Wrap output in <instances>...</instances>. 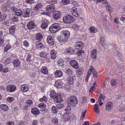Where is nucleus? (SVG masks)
Listing matches in <instances>:
<instances>
[{"instance_id": "f257e3e1", "label": "nucleus", "mask_w": 125, "mask_h": 125, "mask_svg": "<svg viewBox=\"0 0 125 125\" xmlns=\"http://www.w3.org/2000/svg\"><path fill=\"white\" fill-rule=\"evenodd\" d=\"M50 95L51 98L55 99L57 102H61L63 101L62 96L60 94H57L54 90L51 91Z\"/></svg>"}, {"instance_id": "f03ea898", "label": "nucleus", "mask_w": 125, "mask_h": 125, "mask_svg": "<svg viewBox=\"0 0 125 125\" xmlns=\"http://www.w3.org/2000/svg\"><path fill=\"white\" fill-rule=\"evenodd\" d=\"M75 20V19L70 15L65 14L63 15V22L66 24H70L73 22Z\"/></svg>"}, {"instance_id": "7ed1b4c3", "label": "nucleus", "mask_w": 125, "mask_h": 125, "mask_svg": "<svg viewBox=\"0 0 125 125\" xmlns=\"http://www.w3.org/2000/svg\"><path fill=\"white\" fill-rule=\"evenodd\" d=\"M59 23H55L51 26L49 28V31L52 33H56L61 28Z\"/></svg>"}, {"instance_id": "20e7f679", "label": "nucleus", "mask_w": 125, "mask_h": 125, "mask_svg": "<svg viewBox=\"0 0 125 125\" xmlns=\"http://www.w3.org/2000/svg\"><path fill=\"white\" fill-rule=\"evenodd\" d=\"M69 104L72 106H75L78 103V100L76 97L74 96H71L68 99Z\"/></svg>"}, {"instance_id": "39448f33", "label": "nucleus", "mask_w": 125, "mask_h": 125, "mask_svg": "<svg viewBox=\"0 0 125 125\" xmlns=\"http://www.w3.org/2000/svg\"><path fill=\"white\" fill-rule=\"evenodd\" d=\"M66 79L68 83L72 85H73L74 82L76 80V77L74 76H67Z\"/></svg>"}, {"instance_id": "423d86ee", "label": "nucleus", "mask_w": 125, "mask_h": 125, "mask_svg": "<svg viewBox=\"0 0 125 125\" xmlns=\"http://www.w3.org/2000/svg\"><path fill=\"white\" fill-rule=\"evenodd\" d=\"M53 2L54 3H53L52 4H50L49 5H47L46 7V10L49 12H52L53 11V10L55 9V6L53 4H54L55 3H56V1H52L51 2L52 3Z\"/></svg>"}, {"instance_id": "0eeeda50", "label": "nucleus", "mask_w": 125, "mask_h": 125, "mask_svg": "<svg viewBox=\"0 0 125 125\" xmlns=\"http://www.w3.org/2000/svg\"><path fill=\"white\" fill-rule=\"evenodd\" d=\"M88 71H89L91 73V75L92 72L93 74V76L94 78H97L98 77V74L94 67L93 66L90 67V68L88 70Z\"/></svg>"}, {"instance_id": "6e6552de", "label": "nucleus", "mask_w": 125, "mask_h": 125, "mask_svg": "<svg viewBox=\"0 0 125 125\" xmlns=\"http://www.w3.org/2000/svg\"><path fill=\"white\" fill-rule=\"evenodd\" d=\"M70 65L73 68L75 69H78L79 67V65L77 62L75 60H72L69 61Z\"/></svg>"}, {"instance_id": "1a4fd4ad", "label": "nucleus", "mask_w": 125, "mask_h": 125, "mask_svg": "<svg viewBox=\"0 0 125 125\" xmlns=\"http://www.w3.org/2000/svg\"><path fill=\"white\" fill-rule=\"evenodd\" d=\"M16 89V86L13 84L8 85L6 87V91L8 92H13L15 91Z\"/></svg>"}, {"instance_id": "9d476101", "label": "nucleus", "mask_w": 125, "mask_h": 125, "mask_svg": "<svg viewBox=\"0 0 125 125\" xmlns=\"http://www.w3.org/2000/svg\"><path fill=\"white\" fill-rule=\"evenodd\" d=\"M61 35H63L64 37L68 40L70 37V33L69 31L64 30L61 32Z\"/></svg>"}, {"instance_id": "9b49d317", "label": "nucleus", "mask_w": 125, "mask_h": 125, "mask_svg": "<svg viewBox=\"0 0 125 125\" xmlns=\"http://www.w3.org/2000/svg\"><path fill=\"white\" fill-rule=\"evenodd\" d=\"M113 104L112 102L109 101L106 103L105 109L106 111H110L113 108Z\"/></svg>"}, {"instance_id": "f8f14e48", "label": "nucleus", "mask_w": 125, "mask_h": 125, "mask_svg": "<svg viewBox=\"0 0 125 125\" xmlns=\"http://www.w3.org/2000/svg\"><path fill=\"white\" fill-rule=\"evenodd\" d=\"M61 12L55 10L53 12L52 15L54 19L55 20H58L59 19L61 16Z\"/></svg>"}, {"instance_id": "ddd939ff", "label": "nucleus", "mask_w": 125, "mask_h": 125, "mask_svg": "<svg viewBox=\"0 0 125 125\" xmlns=\"http://www.w3.org/2000/svg\"><path fill=\"white\" fill-rule=\"evenodd\" d=\"M22 16L23 17L26 18L29 17L30 15L31 10L28 8H26L23 10Z\"/></svg>"}, {"instance_id": "4468645a", "label": "nucleus", "mask_w": 125, "mask_h": 125, "mask_svg": "<svg viewBox=\"0 0 125 125\" xmlns=\"http://www.w3.org/2000/svg\"><path fill=\"white\" fill-rule=\"evenodd\" d=\"M21 62L18 59H14L12 61V64L14 68H17L21 65Z\"/></svg>"}, {"instance_id": "2eb2a0df", "label": "nucleus", "mask_w": 125, "mask_h": 125, "mask_svg": "<svg viewBox=\"0 0 125 125\" xmlns=\"http://www.w3.org/2000/svg\"><path fill=\"white\" fill-rule=\"evenodd\" d=\"M9 1H7L5 4H3L1 7V9L3 11H8V8L10 6Z\"/></svg>"}, {"instance_id": "dca6fc26", "label": "nucleus", "mask_w": 125, "mask_h": 125, "mask_svg": "<svg viewBox=\"0 0 125 125\" xmlns=\"http://www.w3.org/2000/svg\"><path fill=\"white\" fill-rule=\"evenodd\" d=\"M47 42L51 46H53L54 44V41H53L52 36H49L47 37Z\"/></svg>"}, {"instance_id": "f3484780", "label": "nucleus", "mask_w": 125, "mask_h": 125, "mask_svg": "<svg viewBox=\"0 0 125 125\" xmlns=\"http://www.w3.org/2000/svg\"><path fill=\"white\" fill-rule=\"evenodd\" d=\"M72 13L73 15L75 17H78L79 16V11L77 10V8L74 7L72 8Z\"/></svg>"}, {"instance_id": "a211bd4d", "label": "nucleus", "mask_w": 125, "mask_h": 125, "mask_svg": "<svg viewBox=\"0 0 125 125\" xmlns=\"http://www.w3.org/2000/svg\"><path fill=\"white\" fill-rule=\"evenodd\" d=\"M71 116V114L65 113H64L62 115L63 119L65 121H67L70 120Z\"/></svg>"}, {"instance_id": "6ab92c4d", "label": "nucleus", "mask_w": 125, "mask_h": 125, "mask_svg": "<svg viewBox=\"0 0 125 125\" xmlns=\"http://www.w3.org/2000/svg\"><path fill=\"white\" fill-rule=\"evenodd\" d=\"M41 22L42 23L41 25V28L43 29H45L48 27V21L46 19H44L41 21Z\"/></svg>"}, {"instance_id": "aec40b11", "label": "nucleus", "mask_w": 125, "mask_h": 125, "mask_svg": "<svg viewBox=\"0 0 125 125\" xmlns=\"http://www.w3.org/2000/svg\"><path fill=\"white\" fill-rule=\"evenodd\" d=\"M27 28L29 29H31L35 28L36 27L35 24L33 21H31L27 24Z\"/></svg>"}, {"instance_id": "412c9836", "label": "nucleus", "mask_w": 125, "mask_h": 125, "mask_svg": "<svg viewBox=\"0 0 125 125\" xmlns=\"http://www.w3.org/2000/svg\"><path fill=\"white\" fill-rule=\"evenodd\" d=\"M40 72L42 74H48V72L47 67L45 66H42Z\"/></svg>"}, {"instance_id": "4be33fe9", "label": "nucleus", "mask_w": 125, "mask_h": 125, "mask_svg": "<svg viewBox=\"0 0 125 125\" xmlns=\"http://www.w3.org/2000/svg\"><path fill=\"white\" fill-rule=\"evenodd\" d=\"M84 47V44L81 42H77L75 45V48L76 50H82Z\"/></svg>"}, {"instance_id": "5701e85b", "label": "nucleus", "mask_w": 125, "mask_h": 125, "mask_svg": "<svg viewBox=\"0 0 125 125\" xmlns=\"http://www.w3.org/2000/svg\"><path fill=\"white\" fill-rule=\"evenodd\" d=\"M42 7V4L40 3H38L35 5L33 7V10L38 12L41 9Z\"/></svg>"}, {"instance_id": "b1692460", "label": "nucleus", "mask_w": 125, "mask_h": 125, "mask_svg": "<svg viewBox=\"0 0 125 125\" xmlns=\"http://www.w3.org/2000/svg\"><path fill=\"white\" fill-rule=\"evenodd\" d=\"M31 113L34 115H37L40 114V112L39 109L36 107H33L31 108Z\"/></svg>"}, {"instance_id": "393cba45", "label": "nucleus", "mask_w": 125, "mask_h": 125, "mask_svg": "<svg viewBox=\"0 0 125 125\" xmlns=\"http://www.w3.org/2000/svg\"><path fill=\"white\" fill-rule=\"evenodd\" d=\"M16 30V27L15 25H13L10 26L9 29V34L13 35L15 33Z\"/></svg>"}, {"instance_id": "a878e982", "label": "nucleus", "mask_w": 125, "mask_h": 125, "mask_svg": "<svg viewBox=\"0 0 125 125\" xmlns=\"http://www.w3.org/2000/svg\"><path fill=\"white\" fill-rule=\"evenodd\" d=\"M39 55L41 58L46 59L48 57L49 54L47 52L43 51L40 53Z\"/></svg>"}, {"instance_id": "bb28decb", "label": "nucleus", "mask_w": 125, "mask_h": 125, "mask_svg": "<svg viewBox=\"0 0 125 125\" xmlns=\"http://www.w3.org/2000/svg\"><path fill=\"white\" fill-rule=\"evenodd\" d=\"M62 84V82L61 80H57L55 82V86L56 87L59 88L61 87Z\"/></svg>"}, {"instance_id": "cd10ccee", "label": "nucleus", "mask_w": 125, "mask_h": 125, "mask_svg": "<svg viewBox=\"0 0 125 125\" xmlns=\"http://www.w3.org/2000/svg\"><path fill=\"white\" fill-rule=\"evenodd\" d=\"M29 87L26 84H23L21 85V91L23 92H27L28 89Z\"/></svg>"}, {"instance_id": "c85d7f7f", "label": "nucleus", "mask_w": 125, "mask_h": 125, "mask_svg": "<svg viewBox=\"0 0 125 125\" xmlns=\"http://www.w3.org/2000/svg\"><path fill=\"white\" fill-rule=\"evenodd\" d=\"M54 74L56 77H60L63 75V73L61 71L57 70L55 72Z\"/></svg>"}, {"instance_id": "c756f323", "label": "nucleus", "mask_w": 125, "mask_h": 125, "mask_svg": "<svg viewBox=\"0 0 125 125\" xmlns=\"http://www.w3.org/2000/svg\"><path fill=\"white\" fill-rule=\"evenodd\" d=\"M56 51L54 49L52 50L50 52V54L52 59H54L56 58Z\"/></svg>"}, {"instance_id": "7c9ffc66", "label": "nucleus", "mask_w": 125, "mask_h": 125, "mask_svg": "<svg viewBox=\"0 0 125 125\" xmlns=\"http://www.w3.org/2000/svg\"><path fill=\"white\" fill-rule=\"evenodd\" d=\"M59 42L60 43H62L66 42L67 40L63 37V35H61V36L58 37L57 38Z\"/></svg>"}, {"instance_id": "2f4dec72", "label": "nucleus", "mask_w": 125, "mask_h": 125, "mask_svg": "<svg viewBox=\"0 0 125 125\" xmlns=\"http://www.w3.org/2000/svg\"><path fill=\"white\" fill-rule=\"evenodd\" d=\"M32 55L30 53H27L26 54L25 57L26 58V60L27 62H30L32 61L31 59Z\"/></svg>"}, {"instance_id": "473e14b6", "label": "nucleus", "mask_w": 125, "mask_h": 125, "mask_svg": "<svg viewBox=\"0 0 125 125\" xmlns=\"http://www.w3.org/2000/svg\"><path fill=\"white\" fill-rule=\"evenodd\" d=\"M0 107L3 111H7L9 109L8 106L7 105L4 104L0 105Z\"/></svg>"}, {"instance_id": "72a5a7b5", "label": "nucleus", "mask_w": 125, "mask_h": 125, "mask_svg": "<svg viewBox=\"0 0 125 125\" xmlns=\"http://www.w3.org/2000/svg\"><path fill=\"white\" fill-rule=\"evenodd\" d=\"M90 32L91 33H95L98 31L97 29L95 27L92 26L89 28Z\"/></svg>"}, {"instance_id": "f704fd0d", "label": "nucleus", "mask_w": 125, "mask_h": 125, "mask_svg": "<svg viewBox=\"0 0 125 125\" xmlns=\"http://www.w3.org/2000/svg\"><path fill=\"white\" fill-rule=\"evenodd\" d=\"M97 51L96 50H93L91 53V57L93 59H95L97 57Z\"/></svg>"}, {"instance_id": "c9c22d12", "label": "nucleus", "mask_w": 125, "mask_h": 125, "mask_svg": "<svg viewBox=\"0 0 125 125\" xmlns=\"http://www.w3.org/2000/svg\"><path fill=\"white\" fill-rule=\"evenodd\" d=\"M66 52L71 54L74 53L75 52V50L73 48L69 47L66 49Z\"/></svg>"}, {"instance_id": "e433bc0d", "label": "nucleus", "mask_w": 125, "mask_h": 125, "mask_svg": "<svg viewBox=\"0 0 125 125\" xmlns=\"http://www.w3.org/2000/svg\"><path fill=\"white\" fill-rule=\"evenodd\" d=\"M35 37L37 40L41 41L43 39V36L41 33H38L36 34Z\"/></svg>"}, {"instance_id": "4c0bfd02", "label": "nucleus", "mask_w": 125, "mask_h": 125, "mask_svg": "<svg viewBox=\"0 0 125 125\" xmlns=\"http://www.w3.org/2000/svg\"><path fill=\"white\" fill-rule=\"evenodd\" d=\"M100 43L104 48H105V46L104 45V44L105 45V44L106 41L105 39V37L103 36L101 37L100 38Z\"/></svg>"}, {"instance_id": "58836bf2", "label": "nucleus", "mask_w": 125, "mask_h": 125, "mask_svg": "<svg viewBox=\"0 0 125 125\" xmlns=\"http://www.w3.org/2000/svg\"><path fill=\"white\" fill-rule=\"evenodd\" d=\"M66 74H67L69 76L72 75L74 73L72 70L69 68H68L66 69L65 71Z\"/></svg>"}, {"instance_id": "ea45409f", "label": "nucleus", "mask_w": 125, "mask_h": 125, "mask_svg": "<svg viewBox=\"0 0 125 125\" xmlns=\"http://www.w3.org/2000/svg\"><path fill=\"white\" fill-rule=\"evenodd\" d=\"M71 108L70 106H67L65 108L64 110L65 112L64 113H66V114H70L71 113Z\"/></svg>"}, {"instance_id": "a19ab883", "label": "nucleus", "mask_w": 125, "mask_h": 125, "mask_svg": "<svg viewBox=\"0 0 125 125\" xmlns=\"http://www.w3.org/2000/svg\"><path fill=\"white\" fill-rule=\"evenodd\" d=\"M22 11L21 9H17L15 12V14L18 16H20L22 15Z\"/></svg>"}, {"instance_id": "79ce46f5", "label": "nucleus", "mask_w": 125, "mask_h": 125, "mask_svg": "<svg viewBox=\"0 0 125 125\" xmlns=\"http://www.w3.org/2000/svg\"><path fill=\"white\" fill-rule=\"evenodd\" d=\"M78 50L77 52V54L78 56L82 57L83 55L85 54V52L83 50H82L80 49Z\"/></svg>"}, {"instance_id": "37998d69", "label": "nucleus", "mask_w": 125, "mask_h": 125, "mask_svg": "<svg viewBox=\"0 0 125 125\" xmlns=\"http://www.w3.org/2000/svg\"><path fill=\"white\" fill-rule=\"evenodd\" d=\"M25 104L29 107H31L32 105L33 101L31 100H27L25 102Z\"/></svg>"}, {"instance_id": "c03bdc74", "label": "nucleus", "mask_w": 125, "mask_h": 125, "mask_svg": "<svg viewBox=\"0 0 125 125\" xmlns=\"http://www.w3.org/2000/svg\"><path fill=\"white\" fill-rule=\"evenodd\" d=\"M94 110L95 112L97 114L99 113L100 112L98 106V104H95L94 106Z\"/></svg>"}, {"instance_id": "a18cd8bd", "label": "nucleus", "mask_w": 125, "mask_h": 125, "mask_svg": "<svg viewBox=\"0 0 125 125\" xmlns=\"http://www.w3.org/2000/svg\"><path fill=\"white\" fill-rule=\"evenodd\" d=\"M64 61L62 58H60L57 61V64L59 66H61L63 65Z\"/></svg>"}, {"instance_id": "49530a36", "label": "nucleus", "mask_w": 125, "mask_h": 125, "mask_svg": "<svg viewBox=\"0 0 125 125\" xmlns=\"http://www.w3.org/2000/svg\"><path fill=\"white\" fill-rule=\"evenodd\" d=\"M83 69H79L77 70L76 73L80 75H82L83 73Z\"/></svg>"}, {"instance_id": "de8ad7c7", "label": "nucleus", "mask_w": 125, "mask_h": 125, "mask_svg": "<svg viewBox=\"0 0 125 125\" xmlns=\"http://www.w3.org/2000/svg\"><path fill=\"white\" fill-rule=\"evenodd\" d=\"M11 47V46L10 45V44H7L4 48V52H7L10 49Z\"/></svg>"}, {"instance_id": "09e8293b", "label": "nucleus", "mask_w": 125, "mask_h": 125, "mask_svg": "<svg viewBox=\"0 0 125 125\" xmlns=\"http://www.w3.org/2000/svg\"><path fill=\"white\" fill-rule=\"evenodd\" d=\"M39 100L41 102L46 103L47 101V99L46 97L43 96L42 97L39 99Z\"/></svg>"}, {"instance_id": "8fccbe9b", "label": "nucleus", "mask_w": 125, "mask_h": 125, "mask_svg": "<svg viewBox=\"0 0 125 125\" xmlns=\"http://www.w3.org/2000/svg\"><path fill=\"white\" fill-rule=\"evenodd\" d=\"M36 46L39 49H43L44 47V45L41 42H40L39 44H37Z\"/></svg>"}, {"instance_id": "3c124183", "label": "nucleus", "mask_w": 125, "mask_h": 125, "mask_svg": "<svg viewBox=\"0 0 125 125\" xmlns=\"http://www.w3.org/2000/svg\"><path fill=\"white\" fill-rule=\"evenodd\" d=\"M46 104L44 103H40L38 105V106L39 108L42 109L46 108Z\"/></svg>"}, {"instance_id": "603ef678", "label": "nucleus", "mask_w": 125, "mask_h": 125, "mask_svg": "<svg viewBox=\"0 0 125 125\" xmlns=\"http://www.w3.org/2000/svg\"><path fill=\"white\" fill-rule=\"evenodd\" d=\"M11 62V60L10 58H8L4 60V63L5 64H7Z\"/></svg>"}, {"instance_id": "864d4df0", "label": "nucleus", "mask_w": 125, "mask_h": 125, "mask_svg": "<svg viewBox=\"0 0 125 125\" xmlns=\"http://www.w3.org/2000/svg\"><path fill=\"white\" fill-rule=\"evenodd\" d=\"M62 3L64 5H67L70 3V0H62Z\"/></svg>"}, {"instance_id": "5fc2aeb1", "label": "nucleus", "mask_w": 125, "mask_h": 125, "mask_svg": "<svg viewBox=\"0 0 125 125\" xmlns=\"http://www.w3.org/2000/svg\"><path fill=\"white\" fill-rule=\"evenodd\" d=\"M14 100V98L13 97H9L7 98V100L9 102H11L13 101Z\"/></svg>"}, {"instance_id": "6e6d98bb", "label": "nucleus", "mask_w": 125, "mask_h": 125, "mask_svg": "<svg viewBox=\"0 0 125 125\" xmlns=\"http://www.w3.org/2000/svg\"><path fill=\"white\" fill-rule=\"evenodd\" d=\"M64 105L62 104H58L57 105V107L58 109H60L61 108L64 107Z\"/></svg>"}, {"instance_id": "4d7b16f0", "label": "nucleus", "mask_w": 125, "mask_h": 125, "mask_svg": "<svg viewBox=\"0 0 125 125\" xmlns=\"http://www.w3.org/2000/svg\"><path fill=\"white\" fill-rule=\"evenodd\" d=\"M111 83L113 86H115L116 84V79H112L111 81Z\"/></svg>"}, {"instance_id": "13d9d810", "label": "nucleus", "mask_w": 125, "mask_h": 125, "mask_svg": "<svg viewBox=\"0 0 125 125\" xmlns=\"http://www.w3.org/2000/svg\"><path fill=\"white\" fill-rule=\"evenodd\" d=\"M52 110L53 112L54 113L57 112L58 110L56 107L54 106H53L52 108Z\"/></svg>"}, {"instance_id": "bf43d9fd", "label": "nucleus", "mask_w": 125, "mask_h": 125, "mask_svg": "<svg viewBox=\"0 0 125 125\" xmlns=\"http://www.w3.org/2000/svg\"><path fill=\"white\" fill-rule=\"evenodd\" d=\"M23 45L26 47H28L29 46V43L26 40H25L23 42Z\"/></svg>"}, {"instance_id": "052dcab7", "label": "nucleus", "mask_w": 125, "mask_h": 125, "mask_svg": "<svg viewBox=\"0 0 125 125\" xmlns=\"http://www.w3.org/2000/svg\"><path fill=\"white\" fill-rule=\"evenodd\" d=\"M40 111L42 112V113L45 114L48 112L49 110L48 109L45 108H43L42 109H41Z\"/></svg>"}, {"instance_id": "680f3d73", "label": "nucleus", "mask_w": 125, "mask_h": 125, "mask_svg": "<svg viewBox=\"0 0 125 125\" xmlns=\"http://www.w3.org/2000/svg\"><path fill=\"white\" fill-rule=\"evenodd\" d=\"M89 71H88L87 73L85 79V80L86 82H87L88 81V78L90 77V76L91 75V73Z\"/></svg>"}, {"instance_id": "e2e57ef3", "label": "nucleus", "mask_w": 125, "mask_h": 125, "mask_svg": "<svg viewBox=\"0 0 125 125\" xmlns=\"http://www.w3.org/2000/svg\"><path fill=\"white\" fill-rule=\"evenodd\" d=\"M52 122L54 124H56L58 123V120L56 118H53L52 119Z\"/></svg>"}, {"instance_id": "0e129e2a", "label": "nucleus", "mask_w": 125, "mask_h": 125, "mask_svg": "<svg viewBox=\"0 0 125 125\" xmlns=\"http://www.w3.org/2000/svg\"><path fill=\"white\" fill-rule=\"evenodd\" d=\"M97 1L99 2H100L103 4H108V2L106 1V0H97Z\"/></svg>"}, {"instance_id": "69168bd1", "label": "nucleus", "mask_w": 125, "mask_h": 125, "mask_svg": "<svg viewBox=\"0 0 125 125\" xmlns=\"http://www.w3.org/2000/svg\"><path fill=\"white\" fill-rule=\"evenodd\" d=\"M14 122L12 121H9L7 122L6 125H14Z\"/></svg>"}, {"instance_id": "338daca9", "label": "nucleus", "mask_w": 125, "mask_h": 125, "mask_svg": "<svg viewBox=\"0 0 125 125\" xmlns=\"http://www.w3.org/2000/svg\"><path fill=\"white\" fill-rule=\"evenodd\" d=\"M6 16L5 15H3L1 16L0 17V21H2L4 20L6 18Z\"/></svg>"}, {"instance_id": "774afa93", "label": "nucleus", "mask_w": 125, "mask_h": 125, "mask_svg": "<svg viewBox=\"0 0 125 125\" xmlns=\"http://www.w3.org/2000/svg\"><path fill=\"white\" fill-rule=\"evenodd\" d=\"M38 121L37 120H33L32 122L31 125H38Z\"/></svg>"}]
</instances>
